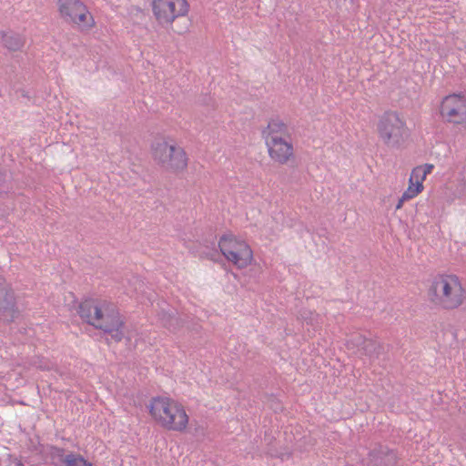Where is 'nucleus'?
Listing matches in <instances>:
<instances>
[{
	"label": "nucleus",
	"mask_w": 466,
	"mask_h": 466,
	"mask_svg": "<svg viewBox=\"0 0 466 466\" xmlns=\"http://www.w3.org/2000/svg\"><path fill=\"white\" fill-rule=\"evenodd\" d=\"M78 314L86 323L110 333L114 340L120 341L123 339L124 322L112 302L104 299H85L78 306Z\"/></svg>",
	"instance_id": "obj_1"
},
{
	"label": "nucleus",
	"mask_w": 466,
	"mask_h": 466,
	"mask_svg": "<svg viewBox=\"0 0 466 466\" xmlns=\"http://www.w3.org/2000/svg\"><path fill=\"white\" fill-rule=\"evenodd\" d=\"M149 411L152 417L167 430L182 431L188 423V416L184 407L169 398H153Z\"/></svg>",
	"instance_id": "obj_2"
},
{
	"label": "nucleus",
	"mask_w": 466,
	"mask_h": 466,
	"mask_svg": "<svg viewBox=\"0 0 466 466\" xmlns=\"http://www.w3.org/2000/svg\"><path fill=\"white\" fill-rule=\"evenodd\" d=\"M380 139L389 147L399 148L409 137L405 119L396 111L383 113L377 124Z\"/></svg>",
	"instance_id": "obj_3"
},
{
	"label": "nucleus",
	"mask_w": 466,
	"mask_h": 466,
	"mask_svg": "<svg viewBox=\"0 0 466 466\" xmlns=\"http://www.w3.org/2000/svg\"><path fill=\"white\" fill-rule=\"evenodd\" d=\"M152 155L162 168L171 172L182 171L187 165L184 149L165 139H157L152 144Z\"/></svg>",
	"instance_id": "obj_4"
},
{
	"label": "nucleus",
	"mask_w": 466,
	"mask_h": 466,
	"mask_svg": "<svg viewBox=\"0 0 466 466\" xmlns=\"http://www.w3.org/2000/svg\"><path fill=\"white\" fill-rule=\"evenodd\" d=\"M466 299V290L458 276L445 274L439 278V307L455 309Z\"/></svg>",
	"instance_id": "obj_5"
},
{
	"label": "nucleus",
	"mask_w": 466,
	"mask_h": 466,
	"mask_svg": "<svg viewBox=\"0 0 466 466\" xmlns=\"http://www.w3.org/2000/svg\"><path fill=\"white\" fill-rule=\"evenodd\" d=\"M58 10L64 20L82 29L93 26L94 19L86 6L80 0H58Z\"/></svg>",
	"instance_id": "obj_6"
},
{
	"label": "nucleus",
	"mask_w": 466,
	"mask_h": 466,
	"mask_svg": "<svg viewBox=\"0 0 466 466\" xmlns=\"http://www.w3.org/2000/svg\"><path fill=\"white\" fill-rule=\"evenodd\" d=\"M153 14L160 25L172 24L176 18L188 12L187 0H153Z\"/></svg>",
	"instance_id": "obj_7"
},
{
	"label": "nucleus",
	"mask_w": 466,
	"mask_h": 466,
	"mask_svg": "<svg viewBox=\"0 0 466 466\" xmlns=\"http://www.w3.org/2000/svg\"><path fill=\"white\" fill-rule=\"evenodd\" d=\"M441 113L451 123L466 124V97L458 94L447 96L441 102Z\"/></svg>",
	"instance_id": "obj_8"
},
{
	"label": "nucleus",
	"mask_w": 466,
	"mask_h": 466,
	"mask_svg": "<svg viewBox=\"0 0 466 466\" xmlns=\"http://www.w3.org/2000/svg\"><path fill=\"white\" fill-rule=\"evenodd\" d=\"M18 315L14 291L0 275V320L13 321Z\"/></svg>",
	"instance_id": "obj_9"
},
{
	"label": "nucleus",
	"mask_w": 466,
	"mask_h": 466,
	"mask_svg": "<svg viewBox=\"0 0 466 466\" xmlns=\"http://www.w3.org/2000/svg\"><path fill=\"white\" fill-rule=\"evenodd\" d=\"M270 157L280 163L285 164L293 156V147L288 137L281 139L269 140L266 143Z\"/></svg>",
	"instance_id": "obj_10"
},
{
	"label": "nucleus",
	"mask_w": 466,
	"mask_h": 466,
	"mask_svg": "<svg viewBox=\"0 0 466 466\" xmlns=\"http://www.w3.org/2000/svg\"><path fill=\"white\" fill-rule=\"evenodd\" d=\"M397 462L396 452L386 446H380L369 453V466H396Z\"/></svg>",
	"instance_id": "obj_11"
},
{
	"label": "nucleus",
	"mask_w": 466,
	"mask_h": 466,
	"mask_svg": "<svg viewBox=\"0 0 466 466\" xmlns=\"http://www.w3.org/2000/svg\"><path fill=\"white\" fill-rule=\"evenodd\" d=\"M224 257L238 268H243L251 263L253 255L248 245H240V248L237 252L226 249Z\"/></svg>",
	"instance_id": "obj_12"
},
{
	"label": "nucleus",
	"mask_w": 466,
	"mask_h": 466,
	"mask_svg": "<svg viewBox=\"0 0 466 466\" xmlns=\"http://www.w3.org/2000/svg\"><path fill=\"white\" fill-rule=\"evenodd\" d=\"M263 137L266 143L269 140L276 138L281 139L289 137L288 127L279 119H271L265 130H263Z\"/></svg>",
	"instance_id": "obj_13"
},
{
	"label": "nucleus",
	"mask_w": 466,
	"mask_h": 466,
	"mask_svg": "<svg viewBox=\"0 0 466 466\" xmlns=\"http://www.w3.org/2000/svg\"><path fill=\"white\" fill-rule=\"evenodd\" d=\"M356 343L359 347V351H360L361 354H364L369 357H374L378 356L380 345L377 341L372 339H365L361 336H358L356 339Z\"/></svg>",
	"instance_id": "obj_14"
},
{
	"label": "nucleus",
	"mask_w": 466,
	"mask_h": 466,
	"mask_svg": "<svg viewBox=\"0 0 466 466\" xmlns=\"http://www.w3.org/2000/svg\"><path fill=\"white\" fill-rule=\"evenodd\" d=\"M434 165L432 164H425L423 166H418L414 167L411 171L409 182H410L412 185L423 187V180L426 178V176L432 171Z\"/></svg>",
	"instance_id": "obj_15"
},
{
	"label": "nucleus",
	"mask_w": 466,
	"mask_h": 466,
	"mask_svg": "<svg viewBox=\"0 0 466 466\" xmlns=\"http://www.w3.org/2000/svg\"><path fill=\"white\" fill-rule=\"evenodd\" d=\"M2 39L4 46L11 51L20 50L25 45L24 36L15 32L4 34Z\"/></svg>",
	"instance_id": "obj_16"
},
{
	"label": "nucleus",
	"mask_w": 466,
	"mask_h": 466,
	"mask_svg": "<svg viewBox=\"0 0 466 466\" xmlns=\"http://www.w3.org/2000/svg\"><path fill=\"white\" fill-rule=\"evenodd\" d=\"M240 245H248L245 241L238 240L233 236L225 235L220 238L218 241V248L223 254V256L226 253V249H228L229 251L237 252L238 251V248H240Z\"/></svg>",
	"instance_id": "obj_17"
},
{
	"label": "nucleus",
	"mask_w": 466,
	"mask_h": 466,
	"mask_svg": "<svg viewBox=\"0 0 466 466\" xmlns=\"http://www.w3.org/2000/svg\"><path fill=\"white\" fill-rule=\"evenodd\" d=\"M64 463L66 466H86L87 461L81 455L69 453L65 456Z\"/></svg>",
	"instance_id": "obj_18"
},
{
	"label": "nucleus",
	"mask_w": 466,
	"mask_h": 466,
	"mask_svg": "<svg viewBox=\"0 0 466 466\" xmlns=\"http://www.w3.org/2000/svg\"><path fill=\"white\" fill-rule=\"evenodd\" d=\"M421 189L422 187H420L416 185H412L410 183L408 188L404 192L413 198L421 191Z\"/></svg>",
	"instance_id": "obj_19"
},
{
	"label": "nucleus",
	"mask_w": 466,
	"mask_h": 466,
	"mask_svg": "<svg viewBox=\"0 0 466 466\" xmlns=\"http://www.w3.org/2000/svg\"><path fill=\"white\" fill-rule=\"evenodd\" d=\"M168 320L167 322H165V326H167L168 329H172L173 330L176 329V327H174V323H177L178 322V319L173 316H171V314H168Z\"/></svg>",
	"instance_id": "obj_20"
},
{
	"label": "nucleus",
	"mask_w": 466,
	"mask_h": 466,
	"mask_svg": "<svg viewBox=\"0 0 466 466\" xmlns=\"http://www.w3.org/2000/svg\"><path fill=\"white\" fill-rule=\"evenodd\" d=\"M429 296L431 297V300H434V297L437 296V287L435 286L434 282L430 289Z\"/></svg>",
	"instance_id": "obj_21"
},
{
	"label": "nucleus",
	"mask_w": 466,
	"mask_h": 466,
	"mask_svg": "<svg viewBox=\"0 0 466 466\" xmlns=\"http://www.w3.org/2000/svg\"><path fill=\"white\" fill-rule=\"evenodd\" d=\"M400 198L405 202L409 199H411L412 198H410L407 193L403 192V194L401 195Z\"/></svg>",
	"instance_id": "obj_22"
},
{
	"label": "nucleus",
	"mask_w": 466,
	"mask_h": 466,
	"mask_svg": "<svg viewBox=\"0 0 466 466\" xmlns=\"http://www.w3.org/2000/svg\"><path fill=\"white\" fill-rule=\"evenodd\" d=\"M403 203H404V201L400 198H399V201H398V203H397V205H396V209H400V208H401V207H402Z\"/></svg>",
	"instance_id": "obj_23"
},
{
	"label": "nucleus",
	"mask_w": 466,
	"mask_h": 466,
	"mask_svg": "<svg viewBox=\"0 0 466 466\" xmlns=\"http://www.w3.org/2000/svg\"><path fill=\"white\" fill-rule=\"evenodd\" d=\"M86 466H93L91 462L87 461V464Z\"/></svg>",
	"instance_id": "obj_24"
},
{
	"label": "nucleus",
	"mask_w": 466,
	"mask_h": 466,
	"mask_svg": "<svg viewBox=\"0 0 466 466\" xmlns=\"http://www.w3.org/2000/svg\"><path fill=\"white\" fill-rule=\"evenodd\" d=\"M302 319H304L305 320H308V318L305 316H302Z\"/></svg>",
	"instance_id": "obj_25"
},
{
	"label": "nucleus",
	"mask_w": 466,
	"mask_h": 466,
	"mask_svg": "<svg viewBox=\"0 0 466 466\" xmlns=\"http://www.w3.org/2000/svg\"><path fill=\"white\" fill-rule=\"evenodd\" d=\"M302 319H304L305 320H308V318L305 316H302Z\"/></svg>",
	"instance_id": "obj_26"
},
{
	"label": "nucleus",
	"mask_w": 466,
	"mask_h": 466,
	"mask_svg": "<svg viewBox=\"0 0 466 466\" xmlns=\"http://www.w3.org/2000/svg\"><path fill=\"white\" fill-rule=\"evenodd\" d=\"M302 319H304L305 320H308V318L305 316H302Z\"/></svg>",
	"instance_id": "obj_27"
}]
</instances>
